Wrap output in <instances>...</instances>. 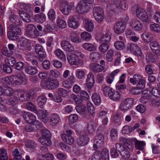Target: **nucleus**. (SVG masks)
Instances as JSON below:
<instances>
[{
  "instance_id": "1",
  "label": "nucleus",
  "mask_w": 160,
  "mask_h": 160,
  "mask_svg": "<svg viewBox=\"0 0 160 160\" xmlns=\"http://www.w3.org/2000/svg\"><path fill=\"white\" fill-rule=\"evenodd\" d=\"M78 57L82 58L85 59L86 56L78 50H75L74 53H71L67 57V59L70 64L71 65H78L80 63Z\"/></svg>"
},
{
  "instance_id": "2",
  "label": "nucleus",
  "mask_w": 160,
  "mask_h": 160,
  "mask_svg": "<svg viewBox=\"0 0 160 160\" xmlns=\"http://www.w3.org/2000/svg\"><path fill=\"white\" fill-rule=\"evenodd\" d=\"M8 80L12 84L20 85L27 81V78L23 73H19L14 76H12L8 78Z\"/></svg>"
},
{
  "instance_id": "3",
  "label": "nucleus",
  "mask_w": 160,
  "mask_h": 160,
  "mask_svg": "<svg viewBox=\"0 0 160 160\" xmlns=\"http://www.w3.org/2000/svg\"><path fill=\"white\" fill-rule=\"evenodd\" d=\"M26 33L27 35L31 38H37L40 34L36 26L32 24L28 25L26 28Z\"/></svg>"
},
{
  "instance_id": "4",
  "label": "nucleus",
  "mask_w": 160,
  "mask_h": 160,
  "mask_svg": "<svg viewBox=\"0 0 160 160\" xmlns=\"http://www.w3.org/2000/svg\"><path fill=\"white\" fill-rule=\"evenodd\" d=\"M44 86L48 89H54L58 87L59 83L56 79L50 77H48L44 80Z\"/></svg>"
},
{
  "instance_id": "5",
  "label": "nucleus",
  "mask_w": 160,
  "mask_h": 160,
  "mask_svg": "<svg viewBox=\"0 0 160 160\" xmlns=\"http://www.w3.org/2000/svg\"><path fill=\"white\" fill-rule=\"evenodd\" d=\"M148 23L147 21H131L129 24L133 30L138 31L141 30L143 26H147Z\"/></svg>"
},
{
  "instance_id": "6",
  "label": "nucleus",
  "mask_w": 160,
  "mask_h": 160,
  "mask_svg": "<svg viewBox=\"0 0 160 160\" xmlns=\"http://www.w3.org/2000/svg\"><path fill=\"white\" fill-rule=\"evenodd\" d=\"M134 99L133 98H128L125 99L121 103L120 109L124 112L128 111L131 108Z\"/></svg>"
},
{
  "instance_id": "7",
  "label": "nucleus",
  "mask_w": 160,
  "mask_h": 160,
  "mask_svg": "<svg viewBox=\"0 0 160 160\" xmlns=\"http://www.w3.org/2000/svg\"><path fill=\"white\" fill-rule=\"evenodd\" d=\"M128 21H119L116 22L114 27V30L117 33H120L126 29Z\"/></svg>"
},
{
  "instance_id": "8",
  "label": "nucleus",
  "mask_w": 160,
  "mask_h": 160,
  "mask_svg": "<svg viewBox=\"0 0 160 160\" xmlns=\"http://www.w3.org/2000/svg\"><path fill=\"white\" fill-rule=\"evenodd\" d=\"M89 7L84 1H80L76 7L77 11L79 13H83L87 12L88 11Z\"/></svg>"
},
{
  "instance_id": "9",
  "label": "nucleus",
  "mask_w": 160,
  "mask_h": 160,
  "mask_svg": "<svg viewBox=\"0 0 160 160\" xmlns=\"http://www.w3.org/2000/svg\"><path fill=\"white\" fill-rule=\"evenodd\" d=\"M93 15L96 20H101L104 19L103 11L99 7H95L93 9Z\"/></svg>"
},
{
  "instance_id": "10",
  "label": "nucleus",
  "mask_w": 160,
  "mask_h": 160,
  "mask_svg": "<svg viewBox=\"0 0 160 160\" xmlns=\"http://www.w3.org/2000/svg\"><path fill=\"white\" fill-rule=\"evenodd\" d=\"M22 115L25 121L29 123H32L36 119L35 116L30 112L23 111L22 112Z\"/></svg>"
},
{
  "instance_id": "11",
  "label": "nucleus",
  "mask_w": 160,
  "mask_h": 160,
  "mask_svg": "<svg viewBox=\"0 0 160 160\" xmlns=\"http://www.w3.org/2000/svg\"><path fill=\"white\" fill-rule=\"evenodd\" d=\"M72 7V5H70L66 2H64L61 4L60 9L62 13L65 15H68L71 11Z\"/></svg>"
},
{
  "instance_id": "12",
  "label": "nucleus",
  "mask_w": 160,
  "mask_h": 160,
  "mask_svg": "<svg viewBox=\"0 0 160 160\" xmlns=\"http://www.w3.org/2000/svg\"><path fill=\"white\" fill-rule=\"evenodd\" d=\"M72 131L71 130H67L66 133L69 136H68V139H66V134H63L61 135V138L63 141L66 142L67 144L71 145L74 142V140L72 137L71 136L72 134Z\"/></svg>"
},
{
  "instance_id": "13",
  "label": "nucleus",
  "mask_w": 160,
  "mask_h": 160,
  "mask_svg": "<svg viewBox=\"0 0 160 160\" xmlns=\"http://www.w3.org/2000/svg\"><path fill=\"white\" fill-rule=\"evenodd\" d=\"M137 18L142 20H147L148 16L145 10L142 8H138L136 12Z\"/></svg>"
},
{
  "instance_id": "14",
  "label": "nucleus",
  "mask_w": 160,
  "mask_h": 160,
  "mask_svg": "<svg viewBox=\"0 0 160 160\" xmlns=\"http://www.w3.org/2000/svg\"><path fill=\"white\" fill-rule=\"evenodd\" d=\"M89 138L86 134L81 135L77 140V144L79 146H83L86 145L89 141Z\"/></svg>"
},
{
  "instance_id": "15",
  "label": "nucleus",
  "mask_w": 160,
  "mask_h": 160,
  "mask_svg": "<svg viewBox=\"0 0 160 160\" xmlns=\"http://www.w3.org/2000/svg\"><path fill=\"white\" fill-rule=\"evenodd\" d=\"M20 99L18 95V91L15 92L13 95L8 99V103L12 106L18 104Z\"/></svg>"
},
{
  "instance_id": "16",
  "label": "nucleus",
  "mask_w": 160,
  "mask_h": 160,
  "mask_svg": "<svg viewBox=\"0 0 160 160\" xmlns=\"http://www.w3.org/2000/svg\"><path fill=\"white\" fill-rule=\"evenodd\" d=\"M61 44L62 49L66 51L71 52L74 50L73 46L67 41H62L61 42Z\"/></svg>"
},
{
  "instance_id": "17",
  "label": "nucleus",
  "mask_w": 160,
  "mask_h": 160,
  "mask_svg": "<svg viewBox=\"0 0 160 160\" xmlns=\"http://www.w3.org/2000/svg\"><path fill=\"white\" fill-rule=\"evenodd\" d=\"M158 58L155 53L148 52L146 56V59L148 62H154L158 60Z\"/></svg>"
},
{
  "instance_id": "18",
  "label": "nucleus",
  "mask_w": 160,
  "mask_h": 160,
  "mask_svg": "<svg viewBox=\"0 0 160 160\" xmlns=\"http://www.w3.org/2000/svg\"><path fill=\"white\" fill-rule=\"evenodd\" d=\"M18 95L20 99V101L24 102L29 100L31 96L32 95L31 93L29 92H25L22 93L18 92Z\"/></svg>"
},
{
  "instance_id": "19",
  "label": "nucleus",
  "mask_w": 160,
  "mask_h": 160,
  "mask_svg": "<svg viewBox=\"0 0 160 160\" xmlns=\"http://www.w3.org/2000/svg\"><path fill=\"white\" fill-rule=\"evenodd\" d=\"M47 98L44 95H41L38 97L36 100L38 106L41 108H42L45 105Z\"/></svg>"
},
{
  "instance_id": "20",
  "label": "nucleus",
  "mask_w": 160,
  "mask_h": 160,
  "mask_svg": "<svg viewBox=\"0 0 160 160\" xmlns=\"http://www.w3.org/2000/svg\"><path fill=\"white\" fill-rule=\"evenodd\" d=\"M110 92L108 97L110 99L114 101H118L120 99V94L118 92L113 89Z\"/></svg>"
},
{
  "instance_id": "21",
  "label": "nucleus",
  "mask_w": 160,
  "mask_h": 160,
  "mask_svg": "<svg viewBox=\"0 0 160 160\" xmlns=\"http://www.w3.org/2000/svg\"><path fill=\"white\" fill-rule=\"evenodd\" d=\"M50 123L52 125H55L58 124L60 118L58 115L56 113H52L50 116Z\"/></svg>"
},
{
  "instance_id": "22",
  "label": "nucleus",
  "mask_w": 160,
  "mask_h": 160,
  "mask_svg": "<svg viewBox=\"0 0 160 160\" xmlns=\"http://www.w3.org/2000/svg\"><path fill=\"white\" fill-rule=\"evenodd\" d=\"M37 112H36L35 113L40 117L41 119L43 122H47L48 121L47 117L48 114L46 110L41 109L39 111L37 110Z\"/></svg>"
},
{
  "instance_id": "23",
  "label": "nucleus",
  "mask_w": 160,
  "mask_h": 160,
  "mask_svg": "<svg viewBox=\"0 0 160 160\" xmlns=\"http://www.w3.org/2000/svg\"><path fill=\"white\" fill-rule=\"evenodd\" d=\"M91 70L95 72H101L103 69V67L99 64L92 63L90 66Z\"/></svg>"
},
{
  "instance_id": "24",
  "label": "nucleus",
  "mask_w": 160,
  "mask_h": 160,
  "mask_svg": "<svg viewBox=\"0 0 160 160\" xmlns=\"http://www.w3.org/2000/svg\"><path fill=\"white\" fill-rule=\"evenodd\" d=\"M142 38L145 42H149L152 40L153 37L152 34L148 32H145L142 35Z\"/></svg>"
},
{
  "instance_id": "25",
  "label": "nucleus",
  "mask_w": 160,
  "mask_h": 160,
  "mask_svg": "<svg viewBox=\"0 0 160 160\" xmlns=\"http://www.w3.org/2000/svg\"><path fill=\"white\" fill-rule=\"evenodd\" d=\"M111 39L110 35L108 34H103L101 36L99 41L101 43L108 44Z\"/></svg>"
},
{
  "instance_id": "26",
  "label": "nucleus",
  "mask_w": 160,
  "mask_h": 160,
  "mask_svg": "<svg viewBox=\"0 0 160 160\" xmlns=\"http://www.w3.org/2000/svg\"><path fill=\"white\" fill-rule=\"evenodd\" d=\"M25 72L29 75H34L38 72V70L34 67L27 66L25 67Z\"/></svg>"
},
{
  "instance_id": "27",
  "label": "nucleus",
  "mask_w": 160,
  "mask_h": 160,
  "mask_svg": "<svg viewBox=\"0 0 160 160\" xmlns=\"http://www.w3.org/2000/svg\"><path fill=\"white\" fill-rule=\"evenodd\" d=\"M85 28L88 32H92L94 28L93 23L91 21H87L85 24Z\"/></svg>"
},
{
  "instance_id": "28",
  "label": "nucleus",
  "mask_w": 160,
  "mask_h": 160,
  "mask_svg": "<svg viewBox=\"0 0 160 160\" xmlns=\"http://www.w3.org/2000/svg\"><path fill=\"white\" fill-rule=\"evenodd\" d=\"M82 47L85 49L89 51H93L96 50V47L90 43H85L82 45Z\"/></svg>"
},
{
  "instance_id": "29",
  "label": "nucleus",
  "mask_w": 160,
  "mask_h": 160,
  "mask_svg": "<svg viewBox=\"0 0 160 160\" xmlns=\"http://www.w3.org/2000/svg\"><path fill=\"white\" fill-rule=\"evenodd\" d=\"M55 53L56 56L60 59L63 61L66 60V57L63 52L60 49H56L55 51Z\"/></svg>"
},
{
  "instance_id": "30",
  "label": "nucleus",
  "mask_w": 160,
  "mask_h": 160,
  "mask_svg": "<svg viewBox=\"0 0 160 160\" xmlns=\"http://www.w3.org/2000/svg\"><path fill=\"white\" fill-rule=\"evenodd\" d=\"M104 140V137L102 134H99L95 136L94 143L102 146Z\"/></svg>"
},
{
  "instance_id": "31",
  "label": "nucleus",
  "mask_w": 160,
  "mask_h": 160,
  "mask_svg": "<svg viewBox=\"0 0 160 160\" xmlns=\"http://www.w3.org/2000/svg\"><path fill=\"white\" fill-rule=\"evenodd\" d=\"M96 128V124L94 122H90L88 124L87 130L89 133H93Z\"/></svg>"
},
{
  "instance_id": "32",
  "label": "nucleus",
  "mask_w": 160,
  "mask_h": 160,
  "mask_svg": "<svg viewBox=\"0 0 160 160\" xmlns=\"http://www.w3.org/2000/svg\"><path fill=\"white\" fill-rule=\"evenodd\" d=\"M92 99L94 104L96 105H99L101 102L99 95L97 93H93L92 97Z\"/></svg>"
},
{
  "instance_id": "33",
  "label": "nucleus",
  "mask_w": 160,
  "mask_h": 160,
  "mask_svg": "<svg viewBox=\"0 0 160 160\" xmlns=\"http://www.w3.org/2000/svg\"><path fill=\"white\" fill-rule=\"evenodd\" d=\"M8 28L9 30H12L16 35H19L21 33V29L18 27L15 26L13 24L10 25Z\"/></svg>"
},
{
  "instance_id": "34",
  "label": "nucleus",
  "mask_w": 160,
  "mask_h": 160,
  "mask_svg": "<svg viewBox=\"0 0 160 160\" xmlns=\"http://www.w3.org/2000/svg\"><path fill=\"white\" fill-rule=\"evenodd\" d=\"M38 140L42 144L45 145H50L52 143L50 138H40Z\"/></svg>"
},
{
  "instance_id": "35",
  "label": "nucleus",
  "mask_w": 160,
  "mask_h": 160,
  "mask_svg": "<svg viewBox=\"0 0 160 160\" xmlns=\"http://www.w3.org/2000/svg\"><path fill=\"white\" fill-rule=\"evenodd\" d=\"M7 36L9 39L12 40H17L19 38V37L12 30L8 32Z\"/></svg>"
},
{
  "instance_id": "36",
  "label": "nucleus",
  "mask_w": 160,
  "mask_h": 160,
  "mask_svg": "<svg viewBox=\"0 0 160 160\" xmlns=\"http://www.w3.org/2000/svg\"><path fill=\"white\" fill-rule=\"evenodd\" d=\"M49 75L51 77L57 78L61 76V73L57 69H52L50 71Z\"/></svg>"
},
{
  "instance_id": "37",
  "label": "nucleus",
  "mask_w": 160,
  "mask_h": 160,
  "mask_svg": "<svg viewBox=\"0 0 160 160\" xmlns=\"http://www.w3.org/2000/svg\"><path fill=\"white\" fill-rule=\"evenodd\" d=\"M80 37L82 40L88 41L91 38L92 36L89 33L86 31H84L81 33Z\"/></svg>"
},
{
  "instance_id": "38",
  "label": "nucleus",
  "mask_w": 160,
  "mask_h": 160,
  "mask_svg": "<svg viewBox=\"0 0 160 160\" xmlns=\"http://www.w3.org/2000/svg\"><path fill=\"white\" fill-rule=\"evenodd\" d=\"M145 143L143 141H140L137 140L135 143V147L137 149L142 150L144 148V146L145 145Z\"/></svg>"
},
{
  "instance_id": "39",
  "label": "nucleus",
  "mask_w": 160,
  "mask_h": 160,
  "mask_svg": "<svg viewBox=\"0 0 160 160\" xmlns=\"http://www.w3.org/2000/svg\"><path fill=\"white\" fill-rule=\"evenodd\" d=\"M2 93H3L5 95L8 96L11 95L13 93L12 89L8 87L4 88L2 87Z\"/></svg>"
},
{
  "instance_id": "40",
  "label": "nucleus",
  "mask_w": 160,
  "mask_h": 160,
  "mask_svg": "<svg viewBox=\"0 0 160 160\" xmlns=\"http://www.w3.org/2000/svg\"><path fill=\"white\" fill-rule=\"evenodd\" d=\"M8 156L7 152L3 148L0 149V160H8Z\"/></svg>"
},
{
  "instance_id": "41",
  "label": "nucleus",
  "mask_w": 160,
  "mask_h": 160,
  "mask_svg": "<svg viewBox=\"0 0 160 160\" xmlns=\"http://www.w3.org/2000/svg\"><path fill=\"white\" fill-rule=\"evenodd\" d=\"M25 108L27 109L32 111L35 113L37 112V110L36 109L34 105L31 102H29L26 104Z\"/></svg>"
},
{
  "instance_id": "42",
  "label": "nucleus",
  "mask_w": 160,
  "mask_h": 160,
  "mask_svg": "<svg viewBox=\"0 0 160 160\" xmlns=\"http://www.w3.org/2000/svg\"><path fill=\"white\" fill-rule=\"evenodd\" d=\"M101 153V158L102 156L104 158V160H109V151L107 149H103Z\"/></svg>"
},
{
  "instance_id": "43",
  "label": "nucleus",
  "mask_w": 160,
  "mask_h": 160,
  "mask_svg": "<svg viewBox=\"0 0 160 160\" xmlns=\"http://www.w3.org/2000/svg\"><path fill=\"white\" fill-rule=\"evenodd\" d=\"M58 93L60 97H66L68 95V91L62 88H59L58 89Z\"/></svg>"
},
{
  "instance_id": "44",
  "label": "nucleus",
  "mask_w": 160,
  "mask_h": 160,
  "mask_svg": "<svg viewBox=\"0 0 160 160\" xmlns=\"http://www.w3.org/2000/svg\"><path fill=\"white\" fill-rule=\"evenodd\" d=\"M113 53V51L111 49H109L108 51L106 58L107 61L111 62L112 61Z\"/></svg>"
},
{
  "instance_id": "45",
  "label": "nucleus",
  "mask_w": 160,
  "mask_h": 160,
  "mask_svg": "<svg viewBox=\"0 0 160 160\" xmlns=\"http://www.w3.org/2000/svg\"><path fill=\"white\" fill-rule=\"evenodd\" d=\"M90 59L93 62H96L99 59V55L98 53L97 52H92L90 54Z\"/></svg>"
},
{
  "instance_id": "46",
  "label": "nucleus",
  "mask_w": 160,
  "mask_h": 160,
  "mask_svg": "<svg viewBox=\"0 0 160 160\" xmlns=\"http://www.w3.org/2000/svg\"><path fill=\"white\" fill-rule=\"evenodd\" d=\"M76 109L78 113L81 114L85 113L87 111L86 108L84 106H77L76 107Z\"/></svg>"
},
{
  "instance_id": "47",
  "label": "nucleus",
  "mask_w": 160,
  "mask_h": 160,
  "mask_svg": "<svg viewBox=\"0 0 160 160\" xmlns=\"http://www.w3.org/2000/svg\"><path fill=\"white\" fill-rule=\"evenodd\" d=\"M68 23L70 27L74 29L77 28L79 25L78 21H68Z\"/></svg>"
},
{
  "instance_id": "48",
  "label": "nucleus",
  "mask_w": 160,
  "mask_h": 160,
  "mask_svg": "<svg viewBox=\"0 0 160 160\" xmlns=\"http://www.w3.org/2000/svg\"><path fill=\"white\" fill-rule=\"evenodd\" d=\"M89 159L90 160H101V152L99 151L95 152L92 158Z\"/></svg>"
},
{
  "instance_id": "49",
  "label": "nucleus",
  "mask_w": 160,
  "mask_h": 160,
  "mask_svg": "<svg viewBox=\"0 0 160 160\" xmlns=\"http://www.w3.org/2000/svg\"><path fill=\"white\" fill-rule=\"evenodd\" d=\"M150 28L152 31L156 32H160V26L158 24L154 23L150 24Z\"/></svg>"
},
{
  "instance_id": "50",
  "label": "nucleus",
  "mask_w": 160,
  "mask_h": 160,
  "mask_svg": "<svg viewBox=\"0 0 160 160\" xmlns=\"http://www.w3.org/2000/svg\"><path fill=\"white\" fill-rule=\"evenodd\" d=\"M85 75V71L82 70L78 69L76 71V76L79 79L83 78Z\"/></svg>"
},
{
  "instance_id": "51",
  "label": "nucleus",
  "mask_w": 160,
  "mask_h": 160,
  "mask_svg": "<svg viewBox=\"0 0 160 160\" xmlns=\"http://www.w3.org/2000/svg\"><path fill=\"white\" fill-rule=\"evenodd\" d=\"M110 137L111 140L114 141L117 139L118 132L117 130L113 129L111 131Z\"/></svg>"
},
{
  "instance_id": "52",
  "label": "nucleus",
  "mask_w": 160,
  "mask_h": 160,
  "mask_svg": "<svg viewBox=\"0 0 160 160\" xmlns=\"http://www.w3.org/2000/svg\"><path fill=\"white\" fill-rule=\"evenodd\" d=\"M26 145L29 149H34L36 147V144L32 141L28 140L26 142Z\"/></svg>"
},
{
  "instance_id": "53",
  "label": "nucleus",
  "mask_w": 160,
  "mask_h": 160,
  "mask_svg": "<svg viewBox=\"0 0 160 160\" xmlns=\"http://www.w3.org/2000/svg\"><path fill=\"white\" fill-rule=\"evenodd\" d=\"M109 48L108 44L102 43L99 47V51L102 52H105Z\"/></svg>"
},
{
  "instance_id": "54",
  "label": "nucleus",
  "mask_w": 160,
  "mask_h": 160,
  "mask_svg": "<svg viewBox=\"0 0 160 160\" xmlns=\"http://www.w3.org/2000/svg\"><path fill=\"white\" fill-rule=\"evenodd\" d=\"M41 133L42 137L50 138L51 134L49 130L46 129H43L41 131Z\"/></svg>"
},
{
  "instance_id": "55",
  "label": "nucleus",
  "mask_w": 160,
  "mask_h": 160,
  "mask_svg": "<svg viewBox=\"0 0 160 160\" xmlns=\"http://www.w3.org/2000/svg\"><path fill=\"white\" fill-rule=\"evenodd\" d=\"M125 44L121 41H117L115 42L114 44L115 47L118 50H122L124 47Z\"/></svg>"
},
{
  "instance_id": "56",
  "label": "nucleus",
  "mask_w": 160,
  "mask_h": 160,
  "mask_svg": "<svg viewBox=\"0 0 160 160\" xmlns=\"http://www.w3.org/2000/svg\"><path fill=\"white\" fill-rule=\"evenodd\" d=\"M19 14L20 17L23 20L28 19L30 17L29 14L22 11H19Z\"/></svg>"
},
{
  "instance_id": "57",
  "label": "nucleus",
  "mask_w": 160,
  "mask_h": 160,
  "mask_svg": "<svg viewBox=\"0 0 160 160\" xmlns=\"http://www.w3.org/2000/svg\"><path fill=\"white\" fill-rule=\"evenodd\" d=\"M78 119V116L77 115L75 114H72L69 116L68 118V121L70 123L73 124L76 122Z\"/></svg>"
},
{
  "instance_id": "58",
  "label": "nucleus",
  "mask_w": 160,
  "mask_h": 160,
  "mask_svg": "<svg viewBox=\"0 0 160 160\" xmlns=\"http://www.w3.org/2000/svg\"><path fill=\"white\" fill-rule=\"evenodd\" d=\"M28 40L25 38H21L18 42V45L21 47H24L27 44Z\"/></svg>"
},
{
  "instance_id": "59",
  "label": "nucleus",
  "mask_w": 160,
  "mask_h": 160,
  "mask_svg": "<svg viewBox=\"0 0 160 160\" xmlns=\"http://www.w3.org/2000/svg\"><path fill=\"white\" fill-rule=\"evenodd\" d=\"M112 90V89L110 88L109 87L105 86L102 89V92L105 96L108 97L109 94L111 93L110 92Z\"/></svg>"
},
{
  "instance_id": "60",
  "label": "nucleus",
  "mask_w": 160,
  "mask_h": 160,
  "mask_svg": "<svg viewBox=\"0 0 160 160\" xmlns=\"http://www.w3.org/2000/svg\"><path fill=\"white\" fill-rule=\"evenodd\" d=\"M2 53L3 55L5 56L10 57L12 55V52L8 50L7 47H4L2 50Z\"/></svg>"
},
{
  "instance_id": "61",
  "label": "nucleus",
  "mask_w": 160,
  "mask_h": 160,
  "mask_svg": "<svg viewBox=\"0 0 160 160\" xmlns=\"http://www.w3.org/2000/svg\"><path fill=\"white\" fill-rule=\"evenodd\" d=\"M13 155L15 157L21 156L22 154V151L19 148H17L12 151Z\"/></svg>"
},
{
  "instance_id": "62",
  "label": "nucleus",
  "mask_w": 160,
  "mask_h": 160,
  "mask_svg": "<svg viewBox=\"0 0 160 160\" xmlns=\"http://www.w3.org/2000/svg\"><path fill=\"white\" fill-rule=\"evenodd\" d=\"M71 39L72 42L74 43H78L81 42V39L79 37L76 35H72Z\"/></svg>"
},
{
  "instance_id": "63",
  "label": "nucleus",
  "mask_w": 160,
  "mask_h": 160,
  "mask_svg": "<svg viewBox=\"0 0 160 160\" xmlns=\"http://www.w3.org/2000/svg\"><path fill=\"white\" fill-rule=\"evenodd\" d=\"M145 84V81L142 78L137 82V87L139 89L141 90L144 88Z\"/></svg>"
},
{
  "instance_id": "64",
  "label": "nucleus",
  "mask_w": 160,
  "mask_h": 160,
  "mask_svg": "<svg viewBox=\"0 0 160 160\" xmlns=\"http://www.w3.org/2000/svg\"><path fill=\"white\" fill-rule=\"evenodd\" d=\"M132 131L131 127L129 126L126 125L123 127L122 132L123 134H127L130 133Z\"/></svg>"
}]
</instances>
